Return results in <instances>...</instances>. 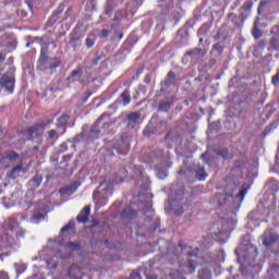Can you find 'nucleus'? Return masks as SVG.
Wrapping results in <instances>:
<instances>
[{"label":"nucleus","mask_w":279,"mask_h":279,"mask_svg":"<svg viewBox=\"0 0 279 279\" xmlns=\"http://www.w3.org/2000/svg\"><path fill=\"white\" fill-rule=\"evenodd\" d=\"M112 125V118L108 113H102L95 124L90 128V138H99L101 134H106Z\"/></svg>","instance_id":"f257e3e1"},{"label":"nucleus","mask_w":279,"mask_h":279,"mask_svg":"<svg viewBox=\"0 0 279 279\" xmlns=\"http://www.w3.org/2000/svg\"><path fill=\"white\" fill-rule=\"evenodd\" d=\"M245 253H243L242 257L241 254L239 253V248L235 250V254H238V260L242 263L243 265L254 263L256 260V256H258V250L252 244H248L244 248Z\"/></svg>","instance_id":"f03ea898"},{"label":"nucleus","mask_w":279,"mask_h":279,"mask_svg":"<svg viewBox=\"0 0 279 279\" xmlns=\"http://www.w3.org/2000/svg\"><path fill=\"white\" fill-rule=\"evenodd\" d=\"M112 195V182L110 181H102L100 182L96 192H94V199H108Z\"/></svg>","instance_id":"7ed1b4c3"},{"label":"nucleus","mask_w":279,"mask_h":279,"mask_svg":"<svg viewBox=\"0 0 279 279\" xmlns=\"http://www.w3.org/2000/svg\"><path fill=\"white\" fill-rule=\"evenodd\" d=\"M68 82H70V84L71 83L73 84L75 82H80V84H86V75L84 74V66L77 65L68 76Z\"/></svg>","instance_id":"20e7f679"},{"label":"nucleus","mask_w":279,"mask_h":279,"mask_svg":"<svg viewBox=\"0 0 279 279\" xmlns=\"http://www.w3.org/2000/svg\"><path fill=\"white\" fill-rule=\"evenodd\" d=\"M271 38L267 45V51H279V25H275L270 29Z\"/></svg>","instance_id":"39448f33"},{"label":"nucleus","mask_w":279,"mask_h":279,"mask_svg":"<svg viewBox=\"0 0 279 279\" xmlns=\"http://www.w3.org/2000/svg\"><path fill=\"white\" fill-rule=\"evenodd\" d=\"M56 66L58 65H53V63H51V59L47 57V49L41 48L37 65L39 71H47V69H56Z\"/></svg>","instance_id":"423d86ee"},{"label":"nucleus","mask_w":279,"mask_h":279,"mask_svg":"<svg viewBox=\"0 0 279 279\" xmlns=\"http://www.w3.org/2000/svg\"><path fill=\"white\" fill-rule=\"evenodd\" d=\"M141 121V112L134 111L125 114L124 123L129 130H134Z\"/></svg>","instance_id":"0eeeda50"},{"label":"nucleus","mask_w":279,"mask_h":279,"mask_svg":"<svg viewBox=\"0 0 279 279\" xmlns=\"http://www.w3.org/2000/svg\"><path fill=\"white\" fill-rule=\"evenodd\" d=\"M113 148L120 154L121 156H128L130 153V140L125 137H121L118 140V142L114 144Z\"/></svg>","instance_id":"6e6552de"},{"label":"nucleus","mask_w":279,"mask_h":279,"mask_svg":"<svg viewBox=\"0 0 279 279\" xmlns=\"http://www.w3.org/2000/svg\"><path fill=\"white\" fill-rule=\"evenodd\" d=\"M208 53V50L205 48H193L185 52V56H189L194 62H199Z\"/></svg>","instance_id":"1a4fd4ad"},{"label":"nucleus","mask_w":279,"mask_h":279,"mask_svg":"<svg viewBox=\"0 0 279 279\" xmlns=\"http://www.w3.org/2000/svg\"><path fill=\"white\" fill-rule=\"evenodd\" d=\"M5 88L9 93H14V75L4 74L0 80V90Z\"/></svg>","instance_id":"9d476101"},{"label":"nucleus","mask_w":279,"mask_h":279,"mask_svg":"<svg viewBox=\"0 0 279 279\" xmlns=\"http://www.w3.org/2000/svg\"><path fill=\"white\" fill-rule=\"evenodd\" d=\"M278 239L279 235L271 231H265L262 235L263 245H265V247H271L272 245H276Z\"/></svg>","instance_id":"9b49d317"},{"label":"nucleus","mask_w":279,"mask_h":279,"mask_svg":"<svg viewBox=\"0 0 279 279\" xmlns=\"http://www.w3.org/2000/svg\"><path fill=\"white\" fill-rule=\"evenodd\" d=\"M252 8H254V0H246L240 8L242 19H247L252 14Z\"/></svg>","instance_id":"f8f14e48"},{"label":"nucleus","mask_w":279,"mask_h":279,"mask_svg":"<svg viewBox=\"0 0 279 279\" xmlns=\"http://www.w3.org/2000/svg\"><path fill=\"white\" fill-rule=\"evenodd\" d=\"M172 106H173V98H167L165 100L159 101L157 110L158 112H169Z\"/></svg>","instance_id":"ddd939ff"},{"label":"nucleus","mask_w":279,"mask_h":279,"mask_svg":"<svg viewBox=\"0 0 279 279\" xmlns=\"http://www.w3.org/2000/svg\"><path fill=\"white\" fill-rule=\"evenodd\" d=\"M19 158H21V156L14 151H10L5 157H2L0 159V165H2L3 167H8L7 162H16V160H19Z\"/></svg>","instance_id":"4468645a"},{"label":"nucleus","mask_w":279,"mask_h":279,"mask_svg":"<svg viewBox=\"0 0 279 279\" xmlns=\"http://www.w3.org/2000/svg\"><path fill=\"white\" fill-rule=\"evenodd\" d=\"M132 101V96L130 95V89H125L119 98L116 100V104H122V106H129Z\"/></svg>","instance_id":"2eb2a0df"},{"label":"nucleus","mask_w":279,"mask_h":279,"mask_svg":"<svg viewBox=\"0 0 279 279\" xmlns=\"http://www.w3.org/2000/svg\"><path fill=\"white\" fill-rule=\"evenodd\" d=\"M89 216H90V206H85L76 217V220L78 221V223H87Z\"/></svg>","instance_id":"dca6fc26"},{"label":"nucleus","mask_w":279,"mask_h":279,"mask_svg":"<svg viewBox=\"0 0 279 279\" xmlns=\"http://www.w3.org/2000/svg\"><path fill=\"white\" fill-rule=\"evenodd\" d=\"M46 215L47 213L45 211V209H37L31 217L29 221L31 223H40V221L45 220Z\"/></svg>","instance_id":"f3484780"},{"label":"nucleus","mask_w":279,"mask_h":279,"mask_svg":"<svg viewBox=\"0 0 279 279\" xmlns=\"http://www.w3.org/2000/svg\"><path fill=\"white\" fill-rule=\"evenodd\" d=\"M259 23H260V19L257 16L254 22L252 32H251V34L255 40L263 38V31H260V28H258Z\"/></svg>","instance_id":"a211bd4d"},{"label":"nucleus","mask_w":279,"mask_h":279,"mask_svg":"<svg viewBox=\"0 0 279 279\" xmlns=\"http://www.w3.org/2000/svg\"><path fill=\"white\" fill-rule=\"evenodd\" d=\"M43 184V177L40 174H35L29 181H28V187L31 191H36Z\"/></svg>","instance_id":"6ab92c4d"},{"label":"nucleus","mask_w":279,"mask_h":279,"mask_svg":"<svg viewBox=\"0 0 279 279\" xmlns=\"http://www.w3.org/2000/svg\"><path fill=\"white\" fill-rule=\"evenodd\" d=\"M44 125L36 124L35 126L28 129V141H32L35 136H40L43 134Z\"/></svg>","instance_id":"aec40b11"},{"label":"nucleus","mask_w":279,"mask_h":279,"mask_svg":"<svg viewBox=\"0 0 279 279\" xmlns=\"http://www.w3.org/2000/svg\"><path fill=\"white\" fill-rule=\"evenodd\" d=\"M12 243H14V238H12V235H2L0 238V250H5V247H10Z\"/></svg>","instance_id":"412c9836"},{"label":"nucleus","mask_w":279,"mask_h":279,"mask_svg":"<svg viewBox=\"0 0 279 279\" xmlns=\"http://www.w3.org/2000/svg\"><path fill=\"white\" fill-rule=\"evenodd\" d=\"M4 226L8 232H19V222L12 218L5 220Z\"/></svg>","instance_id":"4be33fe9"},{"label":"nucleus","mask_w":279,"mask_h":279,"mask_svg":"<svg viewBox=\"0 0 279 279\" xmlns=\"http://www.w3.org/2000/svg\"><path fill=\"white\" fill-rule=\"evenodd\" d=\"M95 137H90V131H83L80 135L74 137V143H80V141H94Z\"/></svg>","instance_id":"5701e85b"},{"label":"nucleus","mask_w":279,"mask_h":279,"mask_svg":"<svg viewBox=\"0 0 279 279\" xmlns=\"http://www.w3.org/2000/svg\"><path fill=\"white\" fill-rule=\"evenodd\" d=\"M21 171H23V166H16L14 167L10 174H9V178H11V180H16V178H19V175H21Z\"/></svg>","instance_id":"b1692460"},{"label":"nucleus","mask_w":279,"mask_h":279,"mask_svg":"<svg viewBox=\"0 0 279 279\" xmlns=\"http://www.w3.org/2000/svg\"><path fill=\"white\" fill-rule=\"evenodd\" d=\"M69 276L71 278H75V279H80L78 276H80V267L77 265H72L70 268H69Z\"/></svg>","instance_id":"393cba45"},{"label":"nucleus","mask_w":279,"mask_h":279,"mask_svg":"<svg viewBox=\"0 0 279 279\" xmlns=\"http://www.w3.org/2000/svg\"><path fill=\"white\" fill-rule=\"evenodd\" d=\"M195 173H196L197 180H206V178L208 177V173H206V170H204V167H198L195 170Z\"/></svg>","instance_id":"a878e982"},{"label":"nucleus","mask_w":279,"mask_h":279,"mask_svg":"<svg viewBox=\"0 0 279 279\" xmlns=\"http://www.w3.org/2000/svg\"><path fill=\"white\" fill-rule=\"evenodd\" d=\"M271 3V0H260L257 8V15L260 16L263 12L265 11V7L269 5Z\"/></svg>","instance_id":"bb28decb"},{"label":"nucleus","mask_w":279,"mask_h":279,"mask_svg":"<svg viewBox=\"0 0 279 279\" xmlns=\"http://www.w3.org/2000/svg\"><path fill=\"white\" fill-rule=\"evenodd\" d=\"M271 3V0H260L257 8V15L260 16L263 12L265 11V7L269 5Z\"/></svg>","instance_id":"cd10ccee"},{"label":"nucleus","mask_w":279,"mask_h":279,"mask_svg":"<svg viewBox=\"0 0 279 279\" xmlns=\"http://www.w3.org/2000/svg\"><path fill=\"white\" fill-rule=\"evenodd\" d=\"M271 3V0H260L257 8V15L260 16L263 12L265 11V7L269 5Z\"/></svg>","instance_id":"c85d7f7f"},{"label":"nucleus","mask_w":279,"mask_h":279,"mask_svg":"<svg viewBox=\"0 0 279 279\" xmlns=\"http://www.w3.org/2000/svg\"><path fill=\"white\" fill-rule=\"evenodd\" d=\"M197 262L190 259L187 260V274H195Z\"/></svg>","instance_id":"c756f323"},{"label":"nucleus","mask_w":279,"mask_h":279,"mask_svg":"<svg viewBox=\"0 0 279 279\" xmlns=\"http://www.w3.org/2000/svg\"><path fill=\"white\" fill-rule=\"evenodd\" d=\"M168 128H169V125L167 124V121L161 120L159 122V124L157 125V131L159 132V134H162V132H167Z\"/></svg>","instance_id":"7c9ffc66"},{"label":"nucleus","mask_w":279,"mask_h":279,"mask_svg":"<svg viewBox=\"0 0 279 279\" xmlns=\"http://www.w3.org/2000/svg\"><path fill=\"white\" fill-rule=\"evenodd\" d=\"M47 141H56V140H58L59 138V136H58V131H56V130H50V131H48L47 132Z\"/></svg>","instance_id":"2f4dec72"},{"label":"nucleus","mask_w":279,"mask_h":279,"mask_svg":"<svg viewBox=\"0 0 279 279\" xmlns=\"http://www.w3.org/2000/svg\"><path fill=\"white\" fill-rule=\"evenodd\" d=\"M61 195H73L75 187L66 186L60 190Z\"/></svg>","instance_id":"473e14b6"},{"label":"nucleus","mask_w":279,"mask_h":279,"mask_svg":"<svg viewBox=\"0 0 279 279\" xmlns=\"http://www.w3.org/2000/svg\"><path fill=\"white\" fill-rule=\"evenodd\" d=\"M198 278L199 279H210V270H208V269L199 270Z\"/></svg>","instance_id":"72a5a7b5"},{"label":"nucleus","mask_w":279,"mask_h":279,"mask_svg":"<svg viewBox=\"0 0 279 279\" xmlns=\"http://www.w3.org/2000/svg\"><path fill=\"white\" fill-rule=\"evenodd\" d=\"M68 122H69V114L63 113V114L59 118L58 128H62L63 125H66Z\"/></svg>","instance_id":"f704fd0d"},{"label":"nucleus","mask_w":279,"mask_h":279,"mask_svg":"<svg viewBox=\"0 0 279 279\" xmlns=\"http://www.w3.org/2000/svg\"><path fill=\"white\" fill-rule=\"evenodd\" d=\"M134 215H136V211H134L130 207H125L124 210L122 211L123 217H134Z\"/></svg>","instance_id":"c9c22d12"},{"label":"nucleus","mask_w":279,"mask_h":279,"mask_svg":"<svg viewBox=\"0 0 279 279\" xmlns=\"http://www.w3.org/2000/svg\"><path fill=\"white\" fill-rule=\"evenodd\" d=\"M208 34V25H203L199 27L198 32H197V36L198 37H204Z\"/></svg>","instance_id":"e433bc0d"},{"label":"nucleus","mask_w":279,"mask_h":279,"mask_svg":"<svg viewBox=\"0 0 279 279\" xmlns=\"http://www.w3.org/2000/svg\"><path fill=\"white\" fill-rule=\"evenodd\" d=\"M171 279H186V277L182 276V272L179 270H174L170 274Z\"/></svg>","instance_id":"4c0bfd02"},{"label":"nucleus","mask_w":279,"mask_h":279,"mask_svg":"<svg viewBox=\"0 0 279 279\" xmlns=\"http://www.w3.org/2000/svg\"><path fill=\"white\" fill-rule=\"evenodd\" d=\"M123 19V12L121 11H117L113 17V21L117 25H119V23H121V20Z\"/></svg>","instance_id":"58836bf2"},{"label":"nucleus","mask_w":279,"mask_h":279,"mask_svg":"<svg viewBox=\"0 0 279 279\" xmlns=\"http://www.w3.org/2000/svg\"><path fill=\"white\" fill-rule=\"evenodd\" d=\"M213 51H216L218 56H221V53H223V46L220 44H215L213 46Z\"/></svg>","instance_id":"ea45409f"},{"label":"nucleus","mask_w":279,"mask_h":279,"mask_svg":"<svg viewBox=\"0 0 279 279\" xmlns=\"http://www.w3.org/2000/svg\"><path fill=\"white\" fill-rule=\"evenodd\" d=\"M172 84H175V82L171 81V78L167 76L166 80L161 83V90H165V86H171Z\"/></svg>","instance_id":"a19ab883"},{"label":"nucleus","mask_w":279,"mask_h":279,"mask_svg":"<svg viewBox=\"0 0 279 279\" xmlns=\"http://www.w3.org/2000/svg\"><path fill=\"white\" fill-rule=\"evenodd\" d=\"M85 45H86L87 49L93 48V46L95 45V39H93V38H90V37H87V38L85 39Z\"/></svg>","instance_id":"79ce46f5"},{"label":"nucleus","mask_w":279,"mask_h":279,"mask_svg":"<svg viewBox=\"0 0 279 279\" xmlns=\"http://www.w3.org/2000/svg\"><path fill=\"white\" fill-rule=\"evenodd\" d=\"M66 247H69L70 250H75V251H77V250H80V243L69 242V243L66 244Z\"/></svg>","instance_id":"37998d69"},{"label":"nucleus","mask_w":279,"mask_h":279,"mask_svg":"<svg viewBox=\"0 0 279 279\" xmlns=\"http://www.w3.org/2000/svg\"><path fill=\"white\" fill-rule=\"evenodd\" d=\"M265 47H267V41L265 39L259 40L256 45V49H264Z\"/></svg>","instance_id":"c03bdc74"},{"label":"nucleus","mask_w":279,"mask_h":279,"mask_svg":"<svg viewBox=\"0 0 279 279\" xmlns=\"http://www.w3.org/2000/svg\"><path fill=\"white\" fill-rule=\"evenodd\" d=\"M129 279H141V274H138L137 271H133L131 272Z\"/></svg>","instance_id":"a18cd8bd"},{"label":"nucleus","mask_w":279,"mask_h":279,"mask_svg":"<svg viewBox=\"0 0 279 279\" xmlns=\"http://www.w3.org/2000/svg\"><path fill=\"white\" fill-rule=\"evenodd\" d=\"M167 77L172 82H175V72L173 71L168 72Z\"/></svg>","instance_id":"49530a36"},{"label":"nucleus","mask_w":279,"mask_h":279,"mask_svg":"<svg viewBox=\"0 0 279 279\" xmlns=\"http://www.w3.org/2000/svg\"><path fill=\"white\" fill-rule=\"evenodd\" d=\"M70 45H71L74 49H77V38H71Z\"/></svg>","instance_id":"de8ad7c7"},{"label":"nucleus","mask_w":279,"mask_h":279,"mask_svg":"<svg viewBox=\"0 0 279 279\" xmlns=\"http://www.w3.org/2000/svg\"><path fill=\"white\" fill-rule=\"evenodd\" d=\"M108 34H109L108 29H102V31L100 32L99 37H100V38H108Z\"/></svg>","instance_id":"09e8293b"},{"label":"nucleus","mask_w":279,"mask_h":279,"mask_svg":"<svg viewBox=\"0 0 279 279\" xmlns=\"http://www.w3.org/2000/svg\"><path fill=\"white\" fill-rule=\"evenodd\" d=\"M218 156H221V158H228V151L226 149L219 150Z\"/></svg>","instance_id":"8fccbe9b"},{"label":"nucleus","mask_w":279,"mask_h":279,"mask_svg":"<svg viewBox=\"0 0 279 279\" xmlns=\"http://www.w3.org/2000/svg\"><path fill=\"white\" fill-rule=\"evenodd\" d=\"M245 193H247V190L242 189V190L239 192L238 197L241 198V199H243V197H245Z\"/></svg>","instance_id":"3c124183"},{"label":"nucleus","mask_w":279,"mask_h":279,"mask_svg":"<svg viewBox=\"0 0 279 279\" xmlns=\"http://www.w3.org/2000/svg\"><path fill=\"white\" fill-rule=\"evenodd\" d=\"M99 60H101V56H97L96 58H94L92 64H94V66L97 65Z\"/></svg>","instance_id":"603ef678"},{"label":"nucleus","mask_w":279,"mask_h":279,"mask_svg":"<svg viewBox=\"0 0 279 279\" xmlns=\"http://www.w3.org/2000/svg\"><path fill=\"white\" fill-rule=\"evenodd\" d=\"M239 5H241V0H235L233 2V5L231 7V10H234L235 8H239Z\"/></svg>","instance_id":"864d4df0"},{"label":"nucleus","mask_w":279,"mask_h":279,"mask_svg":"<svg viewBox=\"0 0 279 279\" xmlns=\"http://www.w3.org/2000/svg\"><path fill=\"white\" fill-rule=\"evenodd\" d=\"M66 149H69V146L66 145V143H62L60 145V151H66Z\"/></svg>","instance_id":"5fc2aeb1"},{"label":"nucleus","mask_w":279,"mask_h":279,"mask_svg":"<svg viewBox=\"0 0 279 279\" xmlns=\"http://www.w3.org/2000/svg\"><path fill=\"white\" fill-rule=\"evenodd\" d=\"M71 225H65L62 229L61 232H69V230H71Z\"/></svg>","instance_id":"6e6d98bb"},{"label":"nucleus","mask_w":279,"mask_h":279,"mask_svg":"<svg viewBox=\"0 0 279 279\" xmlns=\"http://www.w3.org/2000/svg\"><path fill=\"white\" fill-rule=\"evenodd\" d=\"M228 19H229V21H234V20L236 19V14H234V13H229V14H228Z\"/></svg>","instance_id":"4d7b16f0"},{"label":"nucleus","mask_w":279,"mask_h":279,"mask_svg":"<svg viewBox=\"0 0 279 279\" xmlns=\"http://www.w3.org/2000/svg\"><path fill=\"white\" fill-rule=\"evenodd\" d=\"M0 279H10L8 275L3 271H0Z\"/></svg>","instance_id":"13d9d810"},{"label":"nucleus","mask_w":279,"mask_h":279,"mask_svg":"<svg viewBox=\"0 0 279 279\" xmlns=\"http://www.w3.org/2000/svg\"><path fill=\"white\" fill-rule=\"evenodd\" d=\"M187 256H189L190 258L197 257V253H195V252H190V253H187Z\"/></svg>","instance_id":"bf43d9fd"},{"label":"nucleus","mask_w":279,"mask_h":279,"mask_svg":"<svg viewBox=\"0 0 279 279\" xmlns=\"http://www.w3.org/2000/svg\"><path fill=\"white\" fill-rule=\"evenodd\" d=\"M184 173H186V171H184V169L179 170V175H184Z\"/></svg>","instance_id":"052dcab7"},{"label":"nucleus","mask_w":279,"mask_h":279,"mask_svg":"<svg viewBox=\"0 0 279 279\" xmlns=\"http://www.w3.org/2000/svg\"><path fill=\"white\" fill-rule=\"evenodd\" d=\"M198 45H202L204 43V37H198Z\"/></svg>","instance_id":"680f3d73"},{"label":"nucleus","mask_w":279,"mask_h":279,"mask_svg":"<svg viewBox=\"0 0 279 279\" xmlns=\"http://www.w3.org/2000/svg\"><path fill=\"white\" fill-rule=\"evenodd\" d=\"M3 60H5V57H3V54L0 53V62H3Z\"/></svg>","instance_id":"e2e57ef3"},{"label":"nucleus","mask_w":279,"mask_h":279,"mask_svg":"<svg viewBox=\"0 0 279 279\" xmlns=\"http://www.w3.org/2000/svg\"><path fill=\"white\" fill-rule=\"evenodd\" d=\"M121 38H123V33L119 34V40H121Z\"/></svg>","instance_id":"0e129e2a"},{"label":"nucleus","mask_w":279,"mask_h":279,"mask_svg":"<svg viewBox=\"0 0 279 279\" xmlns=\"http://www.w3.org/2000/svg\"><path fill=\"white\" fill-rule=\"evenodd\" d=\"M20 236H25V233L23 231H21Z\"/></svg>","instance_id":"69168bd1"},{"label":"nucleus","mask_w":279,"mask_h":279,"mask_svg":"<svg viewBox=\"0 0 279 279\" xmlns=\"http://www.w3.org/2000/svg\"><path fill=\"white\" fill-rule=\"evenodd\" d=\"M206 157V155L205 154H203L202 156H201V158H205Z\"/></svg>","instance_id":"338daca9"},{"label":"nucleus","mask_w":279,"mask_h":279,"mask_svg":"<svg viewBox=\"0 0 279 279\" xmlns=\"http://www.w3.org/2000/svg\"><path fill=\"white\" fill-rule=\"evenodd\" d=\"M272 267H274V268H278L279 266H278V265H274Z\"/></svg>","instance_id":"774afa93"}]
</instances>
